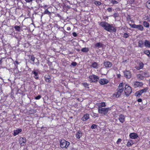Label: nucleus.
<instances>
[{"mask_svg": "<svg viewBox=\"0 0 150 150\" xmlns=\"http://www.w3.org/2000/svg\"><path fill=\"white\" fill-rule=\"evenodd\" d=\"M99 25L108 31L110 32H116V29L112 24L111 25L106 22L103 21L99 23Z\"/></svg>", "mask_w": 150, "mask_h": 150, "instance_id": "obj_1", "label": "nucleus"}, {"mask_svg": "<svg viewBox=\"0 0 150 150\" xmlns=\"http://www.w3.org/2000/svg\"><path fill=\"white\" fill-rule=\"evenodd\" d=\"M123 84L122 83H121L119 84L118 88L117 89V92L115 94V97L117 98L119 97L121 95V93L124 91V89L123 88Z\"/></svg>", "mask_w": 150, "mask_h": 150, "instance_id": "obj_2", "label": "nucleus"}, {"mask_svg": "<svg viewBox=\"0 0 150 150\" xmlns=\"http://www.w3.org/2000/svg\"><path fill=\"white\" fill-rule=\"evenodd\" d=\"M60 144L61 147L67 149L70 144V143L64 139H62L61 141Z\"/></svg>", "mask_w": 150, "mask_h": 150, "instance_id": "obj_3", "label": "nucleus"}, {"mask_svg": "<svg viewBox=\"0 0 150 150\" xmlns=\"http://www.w3.org/2000/svg\"><path fill=\"white\" fill-rule=\"evenodd\" d=\"M124 91L126 96H128L132 91L131 88L128 85H126L125 86Z\"/></svg>", "mask_w": 150, "mask_h": 150, "instance_id": "obj_4", "label": "nucleus"}, {"mask_svg": "<svg viewBox=\"0 0 150 150\" xmlns=\"http://www.w3.org/2000/svg\"><path fill=\"white\" fill-rule=\"evenodd\" d=\"M99 78L96 75H93L89 77L88 80L91 82H96L98 81Z\"/></svg>", "mask_w": 150, "mask_h": 150, "instance_id": "obj_5", "label": "nucleus"}, {"mask_svg": "<svg viewBox=\"0 0 150 150\" xmlns=\"http://www.w3.org/2000/svg\"><path fill=\"white\" fill-rule=\"evenodd\" d=\"M109 110V108H99L98 109V112L100 113L105 115L108 113Z\"/></svg>", "mask_w": 150, "mask_h": 150, "instance_id": "obj_6", "label": "nucleus"}, {"mask_svg": "<svg viewBox=\"0 0 150 150\" xmlns=\"http://www.w3.org/2000/svg\"><path fill=\"white\" fill-rule=\"evenodd\" d=\"M19 143L22 146L25 145V143L26 142V140L25 138L21 137L19 139Z\"/></svg>", "mask_w": 150, "mask_h": 150, "instance_id": "obj_7", "label": "nucleus"}, {"mask_svg": "<svg viewBox=\"0 0 150 150\" xmlns=\"http://www.w3.org/2000/svg\"><path fill=\"white\" fill-rule=\"evenodd\" d=\"M99 82L100 84L103 85L107 84L109 81L108 80L106 79H103L99 80Z\"/></svg>", "mask_w": 150, "mask_h": 150, "instance_id": "obj_8", "label": "nucleus"}, {"mask_svg": "<svg viewBox=\"0 0 150 150\" xmlns=\"http://www.w3.org/2000/svg\"><path fill=\"white\" fill-rule=\"evenodd\" d=\"M125 117L124 115L121 114L119 116V120L120 122L123 123L125 121Z\"/></svg>", "mask_w": 150, "mask_h": 150, "instance_id": "obj_9", "label": "nucleus"}, {"mask_svg": "<svg viewBox=\"0 0 150 150\" xmlns=\"http://www.w3.org/2000/svg\"><path fill=\"white\" fill-rule=\"evenodd\" d=\"M104 65L106 68H110L112 66V63L108 61L104 62Z\"/></svg>", "mask_w": 150, "mask_h": 150, "instance_id": "obj_10", "label": "nucleus"}, {"mask_svg": "<svg viewBox=\"0 0 150 150\" xmlns=\"http://www.w3.org/2000/svg\"><path fill=\"white\" fill-rule=\"evenodd\" d=\"M130 137L132 139H134L138 137L137 134L135 133H131L129 135Z\"/></svg>", "mask_w": 150, "mask_h": 150, "instance_id": "obj_11", "label": "nucleus"}, {"mask_svg": "<svg viewBox=\"0 0 150 150\" xmlns=\"http://www.w3.org/2000/svg\"><path fill=\"white\" fill-rule=\"evenodd\" d=\"M149 76V74L146 71H144V72H142V73H141V80L144 79V78H143V79L142 78V77H148Z\"/></svg>", "mask_w": 150, "mask_h": 150, "instance_id": "obj_12", "label": "nucleus"}, {"mask_svg": "<svg viewBox=\"0 0 150 150\" xmlns=\"http://www.w3.org/2000/svg\"><path fill=\"white\" fill-rule=\"evenodd\" d=\"M97 106L98 107V109L102 107H104L105 106V103L104 102H101L98 103L96 104Z\"/></svg>", "mask_w": 150, "mask_h": 150, "instance_id": "obj_13", "label": "nucleus"}, {"mask_svg": "<svg viewBox=\"0 0 150 150\" xmlns=\"http://www.w3.org/2000/svg\"><path fill=\"white\" fill-rule=\"evenodd\" d=\"M125 76L127 78L129 79L131 77V74L129 71H126L124 72Z\"/></svg>", "mask_w": 150, "mask_h": 150, "instance_id": "obj_14", "label": "nucleus"}, {"mask_svg": "<svg viewBox=\"0 0 150 150\" xmlns=\"http://www.w3.org/2000/svg\"><path fill=\"white\" fill-rule=\"evenodd\" d=\"M89 118V115L88 114H86L82 118V120L83 121H85Z\"/></svg>", "mask_w": 150, "mask_h": 150, "instance_id": "obj_15", "label": "nucleus"}, {"mask_svg": "<svg viewBox=\"0 0 150 150\" xmlns=\"http://www.w3.org/2000/svg\"><path fill=\"white\" fill-rule=\"evenodd\" d=\"M98 65L97 62H93L92 63L91 67L97 69L98 68Z\"/></svg>", "mask_w": 150, "mask_h": 150, "instance_id": "obj_16", "label": "nucleus"}, {"mask_svg": "<svg viewBox=\"0 0 150 150\" xmlns=\"http://www.w3.org/2000/svg\"><path fill=\"white\" fill-rule=\"evenodd\" d=\"M22 131V129H18L14 131L13 135L16 136L18 135L19 133L21 132Z\"/></svg>", "mask_w": 150, "mask_h": 150, "instance_id": "obj_17", "label": "nucleus"}, {"mask_svg": "<svg viewBox=\"0 0 150 150\" xmlns=\"http://www.w3.org/2000/svg\"><path fill=\"white\" fill-rule=\"evenodd\" d=\"M144 45L146 47L150 48V42L147 40H145L144 42Z\"/></svg>", "mask_w": 150, "mask_h": 150, "instance_id": "obj_18", "label": "nucleus"}, {"mask_svg": "<svg viewBox=\"0 0 150 150\" xmlns=\"http://www.w3.org/2000/svg\"><path fill=\"white\" fill-rule=\"evenodd\" d=\"M82 136V133L81 131H78L76 134V138L79 139Z\"/></svg>", "mask_w": 150, "mask_h": 150, "instance_id": "obj_19", "label": "nucleus"}, {"mask_svg": "<svg viewBox=\"0 0 150 150\" xmlns=\"http://www.w3.org/2000/svg\"><path fill=\"white\" fill-rule=\"evenodd\" d=\"M103 44L101 42H97L95 45V46L96 47L99 48L102 47L103 46Z\"/></svg>", "mask_w": 150, "mask_h": 150, "instance_id": "obj_20", "label": "nucleus"}, {"mask_svg": "<svg viewBox=\"0 0 150 150\" xmlns=\"http://www.w3.org/2000/svg\"><path fill=\"white\" fill-rule=\"evenodd\" d=\"M130 26L133 28H137L139 29H141V26L139 25H136L135 24L130 25Z\"/></svg>", "mask_w": 150, "mask_h": 150, "instance_id": "obj_21", "label": "nucleus"}, {"mask_svg": "<svg viewBox=\"0 0 150 150\" xmlns=\"http://www.w3.org/2000/svg\"><path fill=\"white\" fill-rule=\"evenodd\" d=\"M144 20H147L148 21H150V15H146L145 16L143 17Z\"/></svg>", "mask_w": 150, "mask_h": 150, "instance_id": "obj_22", "label": "nucleus"}, {"mask_svg": "<svg viewBox=\"0 0 150 150\" xmlns=\"http://www.w3.org/2000/svg\"><path fill=\"white\" fill-rule=\"evenodd\" d=\"M134 144V143L132 140H130L128 141L127 143V146H130Z\"/></svg>", "mask_w": 150, "mask_h": 150, "instance_id": "obj_23", "label": "nucleus"}, {"mask_svg": "<svg viewBox=\"0 0 150 150\" xmlns=\"http://www.w3.org/2000/svg\"><path fill=\"white\" fill-rule=\"evenodd\" d=\"M33 73L35 75L34 77L35 78L37 79L38 78V72L36 71V70H35L33 71Z\"/></svg>", "mask_w": 150, "mask_h": 150, "instance_id": "obj_24", "label": "nucleus"}, {"mask_svg": "<svg viewBox=\"0 0 150 150\" xmlns=\"http://www.w3.org/2000/svg\"><path fill=\"white\" fill-rule=\"evenodd\" d=\"M144 53L147 55L148 57H150V51L149 50H145L144 51L143 53H142L141 54H143Z\"/></svg>", "mask_w": 150, "mask_h": 150, "instance_id": "obj_25", "label": "nucleus"}, {"mask_svg": "<svg viewBox=\"0 0 150 150\" xmlns=\"http://www.w3.org/2000/svg\"><path fill=\"white\" fill-rule=\"evenodd\" d=\"M134 86L135 88L137 87L140 86V83L139 82L136 81L134 82Z\"/></svg>", "mask_w": 150, "mask_h": 150, "instance_id": "obj_26", "label": "nucleus"}, {"mask_svg": "<svg viewBox=\"0 0 150 150\" xmlns=\"http://www.w3.org/2000/svg\"><path fill=\"white\" fill-rule=\"evenodd\" d=\"M81 51L83 52H87L89 51L88 48L87 47H84L81 49Z\"/></svg>", "mask_w": 150, "mask_h": 150, "instance_id": "obj_27", "label": "nucleus"}, {"mask_svg": "<svg viewBox=\"0 0 150 150\" xmlns=\"http://www.w3.org/2000/svg\"><path fill=\"white\" fill-rule=\"evenodd\" d=\"M141 88L142 87H141ZM148 89V88L147 87H146L144 88L141 89V93H143L146 92Z\"/></svg>", "mask_w": 150, "mask_h": 150, "instance_id": "obj_28", "label": "nucleus"}, {"mask_svg": "<svg viewBox=\"0 0 150 150\" xmlns=\"http://www.w3.org/2000/svg\"><path fill=\"white\" fill-rule=\"evenodd\" d=\"M135 95L137 97H139L141 96V91H137L135 93Z\"/></svg>", "mask_w": 150, "mask_h": 150, "instance_id": "obj_29", "label": "nucleus"}, {"mask_svg": "<svg viewBox=\"0 0 150 150\" xmlns=\"http://www.w3.org/2000/svg\"><path fill=\"white\" fill-rule=\"evenodd\" d=\"M14 28L16 31H20V27L19 26L16 25Z\"/></svg>", "mask_w": 150, "mask_h": 150, "instance_id": "obj_30", "label": "nucleus"}, {"mask_svg": "<svg viewBox=\"0 0 150 150\" xmlns=\"http://www.w3.org/2000/svg\"><path fill=\"white\" fill-rule=\"evenodd\" d=\"M144 26L146 27H149V24L148 22L146 21H144Z\"/></svg>", "mask_w": 150, "mask_h": 150, "instance_id": "obj_31", "label": "nucleus"}, {"mask_svg": "<svg viewBox=\"0 0 150 150\" xmlns=\"http://www.w3.org/2000/svg\"><path fill=\"white\" fill-rule=\"evenodd\" d=\"M146 5L147 7L150 9V1H147L146 3Z\"/></svg>", "mask_w": 150, "mask_h": 150, "instance_id": "obj_32", "label": "nucleus"}, {"mask_svg": "<svg viewBox=\"0 0 150 150\" xmlns=\"http://www.w3.org/2000/svg\"><path fill=\"white\" fill-rule=\"evenodd\" d=\"M44 14L50 15L51 13L49 12L47 9H46L44 11Z\"/></svg>", "mask_w": 150, "mask_h": 150, "instance_id": "obj_33", "label": "nucleus"}, {"mask_svg": "<svg viewBox=\"0 0 150 150\" xmlns=\"http://www.w3.org/2000/svg\"><path fill=\"white\" fill-rule=\"evenodd\" d=\"M94 4L97 6H99L101 4V3L100 1H95Z\"/></svg>", "mask_w": 150, "mask_h": 150, "instance_id": "obj_34", "label": "nucleus"}, {"mask_svg": "<svg viewBox=\"0 0 150 150\" xmlns=\"http://www.w3.org/2000/svg\"><path fill=\"white\" fill-rule=\"evenodd\" d=\"M110 1L113 4H117L118 3V2L115 0H110Z\"/></svg>", "mask_w": 150, "mask_h": 150, "instance_id": "obj_35", "label": "nucleus"}, {"mask_svg": "<svg viewBox=\"0 0 150 150\" xmlns=\"http://www.w3.org/2000/svg\"><path fill=\"white\" fill-rule=\"evenodd\" d=\"M122 141V140L121 139H119L117 141L116 143L117 144H119Z\"/></svg>", "mask_w": 150, "mask_h": 150, "instance_id": "obj_36", "label": "nucleus"}, {"mask_svg": "<svg viewBox=\"0 0 150 150\" xmlns=\"http://www.w3.org/2000/svg\"><path fill=\"white\" fill-rule=\"evenodd\" d=\"M30 59L33 62H34L35 59V57L33 56H32L31 57Z\"/></svg>", "mask_w": 150, "mask_h": 150, "instance_id": "obj_37", "label": "nucleus"}, {"mask_svg": "<svg viewBox=\"0 0 150 150\" xmlns=\"http://www.w3.org/2000/svg\"><path fill=\"white\" fill-rule=\"evenodd\" d=\"M97 127V125L95 124H93L91 126V128L92 129H94L96 128Z\"/></svg>", "mask_w": 150, "mask_h": 150, "instance_id": "obj_38", "label": "nucleus"}, {"mask_svg": "<svg viewBox=\"0 0 150 150\" xmlns=\"http://www.w3.org/2000/svg\"><path fill=\"white\" fill-rule=\"evenodd\" d=\"M41 96L40 95H39L38 96H37V97H36L35 98V99L36 100H39V99H40L41 98Z\"/></svg>", "mask_w": 150, "mask_h": 150, "instance_id": "obj_39", "label": "nucleus"}, {"mask_svg": "<svg viewBox=\"0 0 150 150\" xmlns=\"http://www.w3.org/2000/svg\"><path fill=\"white\" fill-rule=\"evenodd\" d=\"M124 37L125 38H127L128 37V35L127 33H125L124 35Z\"/></svg>", "mask_w": 150, "mask_h": 150, "instance_id": "obj_40", "label": "nucleus"}, {"mask_svg": "<svg viewBox=\"0 0 150 150\" xmlns=\"http://www.w3.org/2000/svg\"><path fill=\"white\" fill-rule=\"evenodd\" d=\"M50 78H46L45 80L47 82H50Z\"/></svg>", "mask_w": 150, "mask_h": 150, "instance_id": "obj_41", "label": "nucleus"}, {"mask_svg": "<svg viewBox=\"0 0 150 150\" xmlns=\"http://www.w3.org/2000/svg\"><path fill=\"white\" fill-rule=\"evenodd\" d=\"M112 8H109L107 9V10L109 12L112 11Z\"/></svg>", "mask_w": 150, "mask_h": 150, "instance_id": "obj_42", "label": "nucleus"}, {"mask_svg": "<svg viewBox=\"0 0 150 150\" xmlns=\"http://www.w3.org/2000/svg\"><path fill=\"white\" fill-rule=\"evenodd\" d=\"M118 15L117 13H115L113 14V16L115 18H116V17H117L118 16Z\"/></svg>", "mask_w": 150, "mask_h": 150, "instance_id": "obj_43", "label": "nucleus"}, {"mask_svg": "<svg viewBox=\"0 0 150 150\" xmlns=\"http://www.w3.org/2000/svg\"><path fill=\"white\" fill-rule=\"evenodd\" d=\"M71 65H72V66H76V64H77V63L76 62H73L71 63Z\"/></svg>", "mask_w": 150, "mask_h": 150, "instance_id": "obj_44", "label": "nucleus"}, {"mask_svg": "<svg viewBox=\"0 0 150 150\" xmlns=\"http://www.w3.org/2000/svg\"><path fill=\"white\" fill-rule=\"evenodd\" d=\"M134 0H129L128 1L129 3L130 4L132 3L133 2H134Z\"/></svg>", "mask_w": 150, "mask_h": 150, "instance_id": "obj_45", "label": "nucleus"}, {"mask_svg": "<svg viewBox=\"0 0 150 150\" xmlns=\"http://www.w3.org/2000/svg\"><path fill=\"white\" fill-rule=\"evenodd\" d=\"M135 68L138 70H140L141 69V66L140 65L139 66H136Z\"/></svg>", "mask_w": 150, "mask_h": 150, "instance_id": "obj_46", "label": "nucleus"}, {"mask_svg": "<svg viewBox=\"0 0 150 150\" xmlns=\"http://www.w3.org/2000/svg\"><path fill=\"white\" fill-rule=\"evenodd\" d=\"M72 35H73L74 37H76L77 36V34L75 32L73 33H72Z\"/></svg>", "mask_w": 150, "mask_h": 150, "instance_id": "obj_47", "label": "nucleus"}, {"mask_svg": "<svg viewBox=\"0 0 150 150\" xmlns=\"http://www.w3.org/2000/svg\"><path fill=\"white\" fill-rule=\"evenodd\" d=\"M27 2H30L32 1L33 0H25Z\"/></svg>", "mask_w": 150, "mask_h": 150, "instance_id": "obj_48", "label": "nucleus"}, {"mask_svg": "<svg viewBox=\"0 0 150 150\" xmlns=\"http://www.w3.org/2000/svg\"><path fill=\"white\" fill-rule=\"evenodd\" d=\"M83 86L85 87H86L88 86V85L87 84V83H83Z\"/></svg>", "mask_w": 150, "mask_h": 150, "instance_id": "obj_49", "label": "nucleus"}, {"mask_svg": "<svg viewBox=\"0 0 150 150\" xmlns=\"http://www.w3.org/2000/svg\"><path fill=\"white\" fill-rule=\"evenodd\" d=\"M67 30H71V28L69 27H67Z\"/></svg>", "mask_w": 150, "mask_h": 150, "instance_id": "obj_50", "label": "nucleus"}, {"mask_svg": "<svg viewBox=\"0 0 150 150\" xmlns=\"http://www.w3.org/2000/svg\"><path fill=\"white\" fill-rule=\"evenodd\" d=\"M143 64L142 63H141V69H142L143 67Z\"/></svg>", "mask_w": 150, "mask_h": 150, "instance_id": "obj_51", "label": "nucleus"}, {"mask_svg": "<svg viewBox=\"0 0 150 150\" xmlns=\"http://www.w3.org/2000/svg\"><path fill=\"white\" fill-rule=\"evenodd\" d=\"M138 101L139 102H141V98H139L138 99Z\"/></svg>", "mask_w": 150, "mask_h": 150, "instance_id": "obj_52", "label": "nucleus"}, {"mask_svg": "<svg viewBox=\"0 0 150 150\" xmlns=\"http://www.w3.org/2000/svg\"><path fill=\"white\" fill-rule=\"evenodd\" d=\"M121 75L120 74H118L117 75V77L118 78H120Z\"/></svg>", "mask_w": 150, "mask_h": 150, "instance_id": "obj_53", "label": "nucleus"}, {"mask_svg": "<svg viewBox=\"0 0 150 150\" xmlns=\"http://www.w3.org/2000/svg\"><path fill=\"white\" fill-rule=\"evenodd\" d=\"M2 92V91L1 89V88H0V93H1Z\"/></svg>", "mask_w": 150, "mask_h": 150, "instance_id": "obj_54", "label": "nucleus"}, {"mask_svg": "<svg viewBox=\"0 0 150 150\" xmlns=\"http://www.w3.org/2000/svg\"><path fill=\"white\" fill-rule=\"evenodd\" d=\"M140 75H138L137 76V77L138 78H139L140 77Z\"/></svg>", "mask_w": 150, "mask_h": 150, "instance_id": "obj_55", "label": "nucleus"}, {"mask_svg": "<svg viewBox=\"0 0 150 150\" xmlns=\"http://www.w3.org/2000/svg\"><path fill=\"white\" fill-rule=\"evenodd\" d=\"M44 7H45V8H46V7H47V5H45V6H44Z\"/></svg>", "mask_w": 150, "mask_h": 150, "instance_id": "obj_56", "label": "nucleus"}, {"mask_svg": "<svg viewBox=\"0 0 150 150\" xmlns=\"http://www.w3.org/2000/svg\"><path fill=\"white\" fill-rule=\"evenodd\" d=\"M143 28V27H141V30H142V29Z\"/></svg>", "mask_w": 150, "mask_h": 150, "instance_id": "obj_57", "label": "nucleus"}, {"mask_svg": "<svg viewBox=\"0 0 150 150\" xmlns=\"http://www.w3.org/2000/svg\"><path fill=\"white\" fill-rule=\"evenodd\" d=\"M139 45H140V44H139V46H140Z\"/></svg>", "mask_w": 150, "mask_h": 150, "instance_id": "obj_58", "label": "nucleus"}]
</instances>
